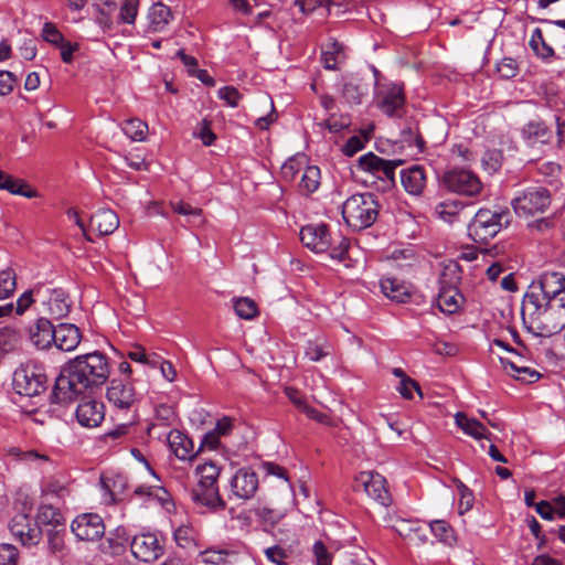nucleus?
<instances>
[{
    "label": "nucleus",
    "mask_w": 565,
    "mask_h": 565,
    "mask_svg": "<svg viewBox=\"0 0 565 565\" xmlns=\"http://www.w3.org/2000/svg\"><path fill=\"white\" fill-rule=\"evenodd\" d=\"M395 529L402 537L408 540L409 542H415V535L420 532V525L413 524L405 520H402Z\"/></svg>",
    "instance_id": "obj_54"
},
{
    "label": "nucleus",
    "mask_w": 565,
    "mask_h": 565,
    "mask_svg": "<svg viewBox=\"0 0 565 565\" xmlns=\"http://www.w3.org/2000/svg\"><path fill=\"white\" fill-rule=\"evenodd\" d=\"M300 241L316 253L329 252L333 259L349 258L350 242L340 232L331 233L326 224L306 225L300 230Z\"/></svg>",
    "instance_id": "obj_3"
},
{
    "label": "nucleus",
    "mask_w": 565,
    "mask_h": 565,
    "mask_svg": "<svg viewBox=\"0 0 565 565\" xmlns=\"http://www.w3.org/2000/svg\"><path fill=\"white\" fill-rule=\"evenodd\" d=\"M342 55V45L338 42H332L329 49L322 52L321 60L326 68L335 70Z\"/></svg>",
    "instance_id": "obj_42"
},
{
    "label": "nucleus",
    "mask_w": 565,
    "mask_h": 565,
    "mask_svg": "<svg viewBox=\"0 0 565 565\" xmlns=\"http://www.w3.org/2000/svg\"><path fill=\"white\" fill-rule=\"evenodd\" d=\"M172 18L170 8L162 3L151 6L148 13V29L151 32H161L166 29Z\"/></svg>",
    "instance_id": "obj_33"
},
{
    "label": "nucleus",
    "mask_w": 565,
    "mask_h": 565,
    "mask_svg": "<svg viewBox=\"0 0 565 565\" xmlns=\"http://www.w3.org/2000/svg\"><path fill=\"white\" fill-rule=\"evenodd\" d=\"M342 96L347 99V102L351 104L361 103V93L359 86L353 83H347L343 85Z\"/></svg>",
    "instance_id": "obj_64"
},
{
    "label": "nucleus",
    "mask_w": 565,
    "mask_h": 565,
    "mask_svg": "<svg viewBox=\"0 0 565 565\" xmlns=\"http://www.w3.org/2000/svg\"><path fill=\"white\" fill-rule=\"evenodd\" d=\"M174 540L180 547H190L194 544V532L190 526L181 525L174 531Z\"/></svg>",
    "instance_id": "obj_48"
},
{
    "label": "nucleus",
    "mask_w": 565,
    "mask_h": 565,
    "mask_svg": "<svg viewBox=\"0 0 565 565\" xmlns=\"http://www.w3.org/2000/svg\"><path fill=\"white\" fill-rule=\"evenodd\" d=\"M15 289V276L11 270L0 271V299L11 296Z\"/></svg>",
    "instance_id": "obj_46"
},
{
    "label": "nucleus",
    "mask_w": 565,
    "mask_h": 565,
    "mask_svg": "<svg viewBox=\"0 0 565 565\" xmlns=\"http://www.w3.org/2000/svg\"><path fill=\"white\" fill-rule=\"evenodd\" d=\"M46 386L44 367L33 361L22 364L13 373V388L20 395L38 396L45 392Z\"/></svg>",
    "instance_id": "obj_7"
},
{
    "label": "nucleus",
    "mask_w": 565,
    "mask_h": 565,
    "mask_svg": "<svg viewBox=\"0 0 565 565\" xmlns=\"http://www.w3.org/2000/svg\"><path fill=\"white\" fill-rule=\"evenodd\" d=\"M359 168L372 177L383 181L386 188L395 183V169L402 164L401 160H386L373 152H369L358 160Z\"/></svg>",
    "instance_id": "obj_12"
},
{
    "label": "nucleus",
    "mask_w": 565,
    "mask_h": 565,
    "mask_svg": "<svg viewBox=\"0 0 565 565\" xmlns=\"http://www.w3.org/2000/svg\"><path fill=\"white\" fill-rule=\"evenodd\" d=\"M119 225L117 214L109 209H102L90 217L89 226L97 231L99 235H109L114 233Z\"/></svg>",
    "instance_id": "obj_27"
},
{
    "label": "nucleus",
    "mask_w": 565,
    "mask_h": 565,
    "mask_svg": "<svg viewBox=\"0 0 565 565\" xmlns=\"http://www.w3.org/2000/svg\"><path fill=\"white\" fill-rule=\"evenodd\" d=\"M320 169L316 166H306L299 182V191L302 194H311L318 190L320 185Z\"/></svg>",
    "instance_id": "obj_35"
},
{
    "label": "nucleus",
    "mask_w": 565,
    "mask_h": 565,
    "mask_svg": "<svg viewBox=\"0 0 565 565\" xmlns=\"http://www.w3.org/2000/svg\"><path fill=\"white\" fill-rule=\"evenodd\" d=\"M431 533L440 541L450 544L454 540V531L444 520H435L429 523Z\"/></svg>",
    "instance_id": "obj_43"
},
{
    "label": "nucleus",
    "mask_w": 565,
    "mask_h": 565,
    "mask_svg": "<svg viewBox=\"0 0 565 565\" xmlns=\"http://www.w3.org/2000/svg\"><path fill=\"white\" fill-rule=\"evenodd\" d=\"M55 328L46 317L39 318L33 326L30 327V341L38 349L45 350L51 348L54 341Z\"/></svg>",
    "instance_id": "obj_22"
},
{
    "label": "nucleus",
    "mask_w": 565,
    "mask_h": 565,
    "mask_svg": "<svg viewBox=\"0 0 565 565\" xmlns=\"http://www.w3.org/2000/svg\"><path fill=\"white\" fill-rule=\"evenodd\" d=\"M130 548L132 555L145 563L154 562L163 554V546L153 533L135 535Z\"/></svg>",
    "instance_id": "obj_18"
},
{
    "label": "nucleus",
    "mask_w": 565,
    "mask_h": 565,
    "mask_svg": "<svg viewBox=\"0 0 565 565\" xmlns=\"http://www.w3.org/2000/svg\"><path fill=\"white\" fill-rule=\"evenodd\" d=\"M565 297V274L561 271H544L532 281L523 299L548 301Z\"/></svg>",
    "instance_id": "obj_8"
},
{
    "label": "nucleus",
    "mask_w": 565,
    "mask_h": 565,
    "mask_svg": "<svg viewBox=\"0 0 565 565\" xmlns=\"http://www.w3.org/2000/svg\"><path fill=\"white\" fill-rule=\"evenodd\" d=\"M0 190H7L12 194H19L28 199L36 198L38 192L21 179H14L0 170Z\"/></svg>",
    "instance_id": "obj_32"
},
{
    "label": "nucleus",
    "mask_w": 565,
    "mask_h": 565,
    "mask_svg": "<svg viewBox=\"0 0 565 565\" xmlns=\"http://www.w3.org/2000/svg\"><path fill=\"white\" fill-rule=\"evenodd\" d=\"M460 267L455 262H449L444 266L439 276V291L437 296V307L446 315H454L459 311L465 302V298L458 289L460 282Z\"/></svg>",
    "instance_id": "obj_5"
},
{
    "label": "nucleus",
    "mask_w": 565,
    "mask_h": 565,
    "mask_svg": "<svg viewBox=\"0 0 565 565\" xmlns=\"http://www.w3.org/2000/svg\"><path fill=\"white\" fill-rule=\"evenodd\" d=\"M455 424L468 436L480 440L491 439V433L487 427L475 418L468 417L465 413L458 412L455 415Z\"/></svg>",
    "instance_id": "obj_28"
},
{
    "label": "nucleus",
    "mask_w": 565,
    "mask_h": 565,
    "mask_svg": "<svg viewBox=\"0 0 565 565\" xmlns=\"http://www.w3.org/2000/svg\"><path fill=\"white\" fill-rule=\"evenodd\" d=\"M139 0H124L119 10V20L122 23H135L138 13Z\"/></svg>",
    "instance_id": "obj_45"
},
{
    "label": "nucleus",
    "mask_w": 565,
    "mask_h": 565,
    "mask_svg": "<svg viewBox=\"0 0 565 565\" xmlns=\"http://www.w3.org/2000/svg\"><path fill=\"white\" fill-rule=\"evenodd\" d=\"M380 286L382 292L396 302H405L411 297L409 286L396 278H382Z\"/></svg>",
    "instance_id": "obj_30"
},
{
    "label": "nucleus",
    "mask_w": 565,
    "mask_h": 565,
    "mask_svg": "<svg viewBox=\"0 0 565 565\" xmlns=\"http://www.w3.org/2000/svg\"><path fill=\"white\" fill-rule=\"evenodd\" d=\"M97 15L95 21L105 31L113 28V14L117 10V3L114 0H105L103 3L94 4Z\"/></svg>",
    "instance_id": "obj_36"
},
{
    "label": "nucleus",
    "mask_w": 565,
    "mask_h": 565,
    "mask_svg": "<svg viewBox=\"0 0 565 565\" xmlns=\"http://www.w3.org/2000/svg\"><path fill=\"white\" fill-rule=\"evenodd\" d=\"M443 182L449 191L467 196L477 195L482 189L479 178L465 169L447 171L444 174Z\"/></svg>",
    "instance_id": "obj_15"
},
{
    "label": "nucleus",
    "mask_w": 565,
    "mask_h": 565,
    "mask_svg": "<svg viewBox=\"0 0 565 565\" xmlns=\"http://www.w3.org/2000/svg\"><path fill=\"white\" fill-rule=\"evenodd\" d=\"M108 402L118 409H129L136 402V390L130 382L114 379L106 393Z\"/></svg>",
    "instance_id": "obj_20"
},
{
    "label": "nucleus",
    "mask_w": 565,
    "mask_h": 565,
    "mask_svg": "<svg viewBox=\"0 0 565 565\" xmlns=\"http://www.w3.org/2000/svg\"><path fill=\"white\" fill-rule=\"evenodd\" d=\"M0 565H18V550L11 544H0Z\"/></svg>",
    "instance_id": "obj_53"
},
{
    "label": "nucleus",
    "mask_w": 565,
    "mask_h": 565,
    "mask_svg": "<svg viewBox=\"0 0 565 565\" xmlns=\"http://www.w3.org/2000/svg\"><path fill=\"white\" fill-rule=\"evenodd\" d=\"M71 527L79 541H97L105 534L104 521L96 513H83L76 516Z\"/></svg>",
    "instance_id": "obj_17"
},
{
    "label": "nucleus",
    "mask_w": 565,
    "mask_h": 565,
    "mask_svg": "<svg viewBox=\"0 0 565 565\" xmlns=\"http://www.w3.org/2000/svg\"><path fill=\"white\" fill-rule=\"evenodd\" d=\"M10 531L23 545H35L42 536V530L29 515L20 513L12 518Z\"/></svg>",
    "instance_id": "obj_19"
},
{
    "label": "nucleus",
    "mask_w": 565,
    "mask_h": 565,
    "mask_svg": "<svg viewBox=\"0 0 565 565\" xmlns=\"http://www.w3.org/2000/svg\"><path fill=\"white\" fill-rule=\"evenodd\" d=\"M522 135L529 145L535 146L547 143L552 139L553 132L543 121L533 120L523 127Z\"/></svg>",
    "instance_id": "obj_29"
},
{
    "label": "nucleus",
    "mask_w": 565,
    "mask_h": 565,
    "mask_svg": "<svg viewBox=\"0 0 565 565\" xmlns=\"http://www.w3.org/2000/svg\"><path fill=\"white\" fill-rule=\"evenodd\" d=\"M231 555H233V553L228 551L206 550L201 554V557L203 563L221 565L226 563L227 557Z\"/></svg>",
    "instance_id": "obj_51"
},
{
    "label": "nucleus",
    "mask_w": 565,
    "mask_h": 565,
    "mask_svg": "<svg viewBox=\"0 0 565 565\" xmlns=\"http://www.w3.org/2000/svg\"><path fill=\"white\" fill-rule=\"evenodd\" d=\"M40 301V299H36L35 297V287L29 291H25L21 295V297L17 301V313L22 315L25 310L29 309V307L35 302Z\"/></svg>",
    "instance_id": "obj_59"
},
{
    "label": "nucleus",
    "mask_w": 565,
    "mask_h": 565,
    "mask_svg": "<svg viewBox=\"0 0 565 565\" xmlns=\"http://www.w3.org/2000/svg\"><path fill=\"white\" fill-rule=\"evenodd\" d=\"M218 97L225 100L228 106L235 107L242 98V95L236 88L226 86L218 90Z\"/></svg>",
    "instance_id": "obj_62"
},
{
    "label": "nucleus",
    "mask_w": 565,
    "mask_h": 565,
    "mask_svg": "<svg viewBox=\"0 0 565 565\" xmlns=\"http://www.w3.org/2000/svg\"><path fill=\"white\" fill-rule=\"evenodd\" d=\"M104 417V404L95 399L83 401L76 408L77 422L84 427H97Z\"/></svg>",
    "instance_id": "obj_21"
},
{
    "label": "nucleus",
    "mask_w": 565,
    "mask_h": 565,
    "mask_svg": "<svg viewBox=\"0 0 565 565\" xmlns=\"http://www.w3.org/2000/svg\"><path fill=\"white\" fill-rule=\"evenodd\" d=\"M192 500L195 503L207 507L212 510L224 507V502L220 498L216 484L198 483L192 491Z\"/></svg>",
    "instance_id": "obj_26"
},
{
    "label": "nucleus",
    "mask_w": 565,
    "mask_h": 565,
    "mask_svg": "<svg viewBox=\"0 0 565 565\" xmlns=\"http://www.w3.org/2000/svg\"><path fill=\"white\" fill-rule=\"evenodd\" d=\"M255 514L264 524L266 531L268 526H274L281 518V514L268 508L255 509Z\"/></svg>",
    "instance_id": "obj_50"
},
{
    "label": "nucleus",
    "mask_w": 565,
    "mask_h": 565,
    "mask_svg": "<svg viewBox=\"0 0 565 565\" xmlns=\"http://www.w3.org/2000/svg\"><path fill=\"white\" fill-rule=\"evenodd\" d=\"M267 558L277 565H287L285 559L288 557V553L282 547L275 545L265 550Z\"/></svg>",
    "instance_id": "obj_58"
},
{
    "label": "nucleus",
    "mask_w": 565,
    "mask_h": 565,
    "mask_svg": "<svg viewBox=\"0 0 565 565\" xmlns=\"http://www.w3.org/2000/svg\"><path fill=\"white\" fill-rule=\"evenodd\" d=\"M230 494L227 498L230 508L228 511L233 519H237L243 522V525L247 521V470L244 468L239 469L231 480Z\"/></svg>",
    "instance_id": "obj_13"
},
{
    "label": "nucleus",
    "mask_w": 565,
    "mask_h": 565,
    "mask_svg": "<svg viewBox=\"0 0 565 565\" xmlns=\"http://www.w3.org/2000/svg\"><path fill=\"white\" fill-rule=\"evenodd\" d=\"M375 103L388 117H402L406 103L404 85L390 83L379 86L375 93Z\"/></svg>",
    "instance_id": "obj_11"
},
{
    "label": "nucleus",
    "mask_w": 565,
    "mask_h": 565,
    "mask_svg": "<svg viewBox=\"0 0 565 565\" xmlns=\"http://www.w3.org/2000/svg\"><path fill=\"white\" fill-rule=\"evenodd\" d=\"M508 367L509 373L518 381L533 383L541 377V374L537 371L526 366H518L514 362H508L505 369L508 370Z\"/></svg>",
    "instance_id": "obj_38"
},
{
    "label": "nucleus",
    "mask_w": 565,
    "mask_h": 565,
    "mask_svg": "<svg viewBox=\"0 0 565 565\" xmlns=\"http://www.w3.org/2000/svg\"><path fill=\"white\" fill-rule=\"evenodd\" d=\"M17 333L10 328L0 329V352H9L14 349Z\"/></svg>",
    "instance_id": "obj_52"
},
{
    "label": "nucleus",
    "mask_w": 565,
    "mask_h": 565,
    "mask_svg": "<svg viewBox=\"0 0 565 565\" xmlns=\"http://www.w3.org/2000/svg\"><path fill=\"white\" fill-rule=\"evenodd\" d=\"M397 391L401 393V395L406 398L411 399L413 398V392H417L419 395H422L420 387L417 382L412 380L411 377L406 380H402L397 386Z\"/></svg>",
    "instance_id": "obj_55"
},
{
    "label": "nucleus",
    "mask_w": 565,
    "mask_h": 565,
    "mask_svg": "<svg viewBox=\"0 0 565 565\" xmlns=\"http://www.w3.org/2000/svg\"><path fill=\"white\" fill-rule=\"evenodd\" d=\"M168 443L179 459L191 460L193 458V443L180 430H171L168 435Z\"/></svg>",
    "instance_id": "obj_31"
},
{
    "label": "nucleus",
    "mask_w": 565,
    "mask_h": 565,
    "mask_svg": "<svg viewBox=\"0 0 565 565\" xmlns=\"http://www.w3.org/2000/svg\"><path fill=\"white\" fill-rule=\"evenodd\" d=\"M511 214L507 209H480L468 226V234L476 243H487L510 224Z\"/></svg>",
    "instance_id": "obj_6"
},
{
    "label": "nucleus",
    "mask_w": 565,
    "mask_h": 565,
    "mask_svg": "<svg viewBox=\"0 0 565 565\" xmlns=\"http://www.w3.org/2000/svg\"><path fill=\"white\" fill-rule=\"evenodd\" d=\"M306 158L294 157L288 159L281 167V175L286 181H294L297 174L305 169Z\"/></svg>",
    "instance_id": "obj_41"
},
{
    "label": "nucleus",
    "mask_w": 565,
    "mask_h": 565,
    "mask_svg": "<svg viewBox=\"0 0 565 565\" xmlns=\"http://www.w3.org/2000/svg\"><path fill=\"white\" fill-rule=\"evenodd\" d=\"M252 471L249 472V486H252L253 492L258 490L259 483L264 482L269 476H277L285 480H288L286 470L278 465L273 462H265L257 458V462L250 466Z\"/></svg>",
    "instance_id": "obj_24"
},
{
    "label": "nucleus",
    "mask_w": 565,
    "mask_h": 565,
    "mask_svg": "<svg viewBox=\"0 0 565 565\" xmlns=\"http://www.w3.org/2000/svg\"><path fill=\"white\" fill-rule=\"evenodd\" d=\"M110 375V366L105 354L95 351L72 360L57 376L53 390L54 401L67 403L86 391L100 387Z\"/></svg>",
    "instance_id": "obj_1"
},
{
    "label": "nucleus",
    "mask_w": 565,
    "mask_h": 565,
    "mask_svg": "<svg viewBox=\"0 0 565 565\" xmlns=\"http://www.w3.org/2000/svg\"><path fill=\"white\" fill-rule=\"evenodd\" d=\"M401 181L405 191L411 195H420L427 183L425 168L419 164L412 166L401 171Z\"/></svg>",
    "instance_id": "obj_23"
},
{
    "label": "nucleus",
    "mask_w": 565,
    "mask_h": 565,
    "mask_svg": "<svg viewBox=\"0 0 565 565\" xmlns=\"http://www.w3.org/2000/svg\"><path fill=\"white\" fill-rule=\"evenodd\" d=\"M35 297L40 299L43 309L42 313L52 319H62L71 310L68 297L61 288H50L45 285L35 286Z\"/></svg>",
    "instance_id": "obj_10"
},
{
    "label": "nucleus",
    "mask_w": 565,
    "mask_h": 565,
    "mask_svg": "<svg viewBox=\"0 0 565 565\" xmlns=\"http://www.w3.org/2000/svg\"><path fill=\"white\" fill-rule=\"evenodd\" d=\"M551 192L544 186H530L512 200L518 216L530 217L544 213L551 205Z\"/></svg>",
    "instance_id": "obj_9"
},
{
    "label": "nucleus",
    "mask_w": 565,
    "mask_h": 565,
    "mask_svg": "<svg viewBox=\"0 0 565 565\" xmlns=\"http://www.w3.org/2000/svg\"><path fill=\"white\" fill-rule=\"evenodd\" d=\"M497 72L499 73L500 77L509 79L516 76L519 66L515 60L511 57H504L497 64Z\"/></svg>",
    "instance_id": "obj_47"
},
{
    "label": "nucleus",
    "mask_w": 565,
    "mask_h": 565,
    "mask_svg": "<svg viewBox=\"0 0 565 565\" xmlns=\"http://www.w3.org/2000/svg\"><path fill=\"white\" fill-rule=\"evenodd\" d=\"M313 554L316 557L317 565H331V554L321 541H318L313 545Z\"/></svg>",
    "instance_id": "obj_57"
},
{
    "label": "nucleus",
    "mask_w": 565,
    "mask_h": 565,
    "mask_svg": "<svg viewBox=\"0 0 565 565\" xmlns=\"http://www.w3.org/2000/svg\"><path fill=\"white\" fill-rule=\"evenodd\" d=\"M355 490L363 489V491L373 500L382 505L387 507L391 503V495L386 489L385 478L374 471H362L354 480Z\"/></svg>",
    "instance_id": "obj_16"
},
{
    "label": "nucleus",
    "mask_w": 565,
    "mask_h": 565,
    "mask_svg": "<svg viewBox=\"0 0 565 565\" xmlns=\"http://www.w3.org/2000/svg\"><path fill=\"white\" fill-rule=\"evenodd\" d=\"M402 142L406 143L408 147L415 146L419 151L424 148V140L422 137L414 131L412 128H407L402 130Z\"/></svg>",
    "instance_id": "obj_56"
},
{
    "label": "nucleus",
    "mask_w": 565,
    "mask_h": 565,
    "mask_svg": "<svg viewBox=\"0 0 565 565\" xmlns=\"http://www.w3.org/2000/svg\"><path fill=\"white\" fill-rule=\"evenodd\" d=\"M525 328L536 337H552L565 328V297L548 301L522 300Z\"/></svg>",
    "instance_id": "obj_2"
},
{
    "label": "nucleus",
    "mask_w": 565,
    "mask_h": 565,
    "mask_svg": "<svg viewBox=\"0 0 565 565\" xmlns=\"http://www.w3.org/2000/svg\"><path fill=\"white\" fill-rule=\"evenodd\" d=\"M17 79L11 72L0 71V96H6L13 90Z\"/></svg>",
    "instance_id": "obj_61"
},
{
    "label": "nucleus",
    "mask_w": 565,
    "mask_h": 565,
    "mask_svg": "<svg viewBox=\"0 0 565 565\" xmlns=\"http://www.w3.org/2000/svg\"><path fill=\"white\" fill-rule=\"evenodd\" d=\"M305 353L309 360L317 362L331 353V345L327 342L320 343L318 341H309Z\"/></svg>",
    "instance_id": "obj_44"
},
{
    "label": "nucleus",
    "mask_w": 565,
    "mask_h": 565,
    "mask_svg": "<svg viewBox=\"0 0 565 565\" xmlns=\"http://www.w3.org/2000/svg\"><path fill=\"white\" fill-rule=\"evenodd\" d=\"M195 472L199 476L198 483L216 484L217 478L220 476V468L212 461H209L204 462L203 465H199L195 469Z\"/></svg>",
    "instance_id": "obj_40"
},
{
    "label": "nucleus",
    "mask_w": 565,
    "mask_h": 565,
    "mask_svg": "<svg viewBox=\"0 0 565 565\" xmlns=\"http://www.w3.org/2000/svg\"><path fill=\"white\" fill-rule=\"evenodd\" d=\"M122 131L132 141H145L147 138L148 125L139 118H130L122 122Z\"/></svg>",
    "instance_id": "obj_37"
},
{
    "label": "nucleus",
    "mask_w": 565,
    "mask_h": 565,
    "mask_svg": "<svg viewBox=\"0 0 565 565\" xmlns=\"http://www.w3.org/2000/svg\"><path fill=\"white\" fill-rule=\"evenodd\" d=\"M42 36L45 41L54 44L57 47L66 41L56 25L51 22H46L43 25Z\"/></svg>",
    "instance_id": "obj_49"
},
{
    "label": "nucleus",
    "mask_w": 565,
    "mask_h": 565,
    "mask_svg": "<svg viewBox=\"0 0 565 565\" xmlns=\"http://www.w3.org/2000/svg\"><path fill=\"white\" fill-rule=\"evenodd\" d=\"M249 118L254 119V125L260 130H266L276 121L277 114L273 98L269 94L256 90L249 98Z\"/></svg>",
    "instance_id": "obj_14"
},
{
    "label": "nucleus",
    "mask_w": 565,
    "mask_h": 565,
    "mask_svg": "<svg viewBox=\"0 0 565 565\" xmlns=\"http://www.w3.org/2000/svg\"><path fill=\"white\" fill-rule=\"evenodd\" d=\"M47 543L52 552H60L64 547L63 534L55 527L49 529L46 532Z\"/></svg>",
    "instance_id": "obj_60"
},
{
    "label": "nucleus",
    "mask_w": 565,
    "mask_h": 565,
    "mask_svg": "<svg viewBox=\"0 0 565 565\" xmlns=\"http://www.w3.org/2000/svg\"><path fill=\"white\" fill-rule=\"evenodd\" d=\"M379 203L371 193H359L350 196L342 204V216L345 223L355 231L370 227L377 218Z\"/></svg>",
    "instance_id": "obj_4"
},
{
    "label": "nucleus",
    "mask_w": 565,
    "mask_h": 565,
    "mask_svg": "<svg viewBox=\"0 0 565 565\" xmlns=\"http://www.w3.org/2000/svg\"><path fill=\"white\" fill-rule=\"evenodd\" d=\"M530 46L535 54L542 58H548L554 55L553 49L545 42L540 29H535L530 40Z\"/></svg>",
    "instance_id": "obj_39"
},
{
    "label": "nucleus",
    "mask_w": 565,
    "mask_h": 565,
    "mask_svg": "<svg viewBox=\"0 0 565 565\" xmlns=\"http://www.w3.org/2000/svg\"><path fill=\"white\" fill-rule=\"evenodd\" d=\"M393 259L396 262V267L403 269L406 266H413L416 262L411 249L407 250H398L393 253Z\"/></svg>",
    "instance_id": "obj_63"
},
{
    "label": "nucleus",
    "mask_w": 565,
    "mask_h": 565,
    "mask_svg": "<svg viewBox=\"0 0 565 565\" xmlns=\"http://www.w3.org/2000/svg\"><path fill=\"white\" fill-rule=\"evenodd\" d=\"M463 209V204L458 200H445L435 206L436 215L443 221L451 224L456 222Z\"/></svg>",
    "instance_id": "obj_34"
},
{
    "label": "nucleus",
    "mask_w": 565,
    "mask_h": 565,
    "mask_svg": "<svg viewBox=\"0 0 565 565\" xmlns=\"http://www.w3.org/2000/svg\"><path fill=\"white\" fill-rule=\"evenodd\" d=\"M82 340V333L75 324L61 323L55 328L54 341L55 347L65 352L75 350Z\"/></svg>",
    "instance_id": "obj_25"
}]
</instances>
